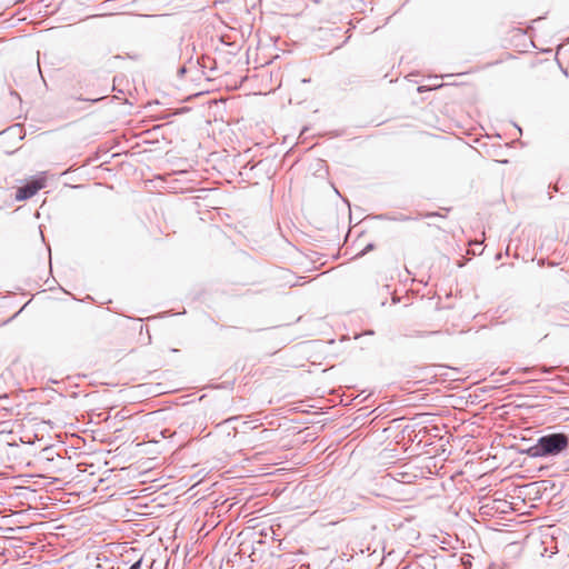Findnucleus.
I'll use <instances>...</instances> for the list:
<instances>
[{
    "label": "nucleus",
    "instance_id": "7ed1b4c3",
    "mask_svg": "<svg viewBox=\"0 0 569 569\" xmlns=\"http://www.w3.org/2000/svg\"><path fill=\"white\" fill-rule=\"evenodd\" d=\"M375 248L373 243H369L363 250L358 253L359 257L365 256L367 252L371 251Z\"/></svg>",
    "mask_w": 569,
    "mask_h": 569
},
{
    "label": "nucleus",
    "instance_id": "f03ea898",
    "mask_svg": "<svg viewBox=\"0 0 569 569\" xmlns=\"http://www.w3.org/2000/svg\"><path fill=\"white\" fill-rule=\"evenodd\" d=\"M46 187V178L39 177L36 178L29 182H27L24 186L19 187L16 192V200L23 201L27 199H30L33 197L39 190Z\"/></svg>",
    "mask_w": 569,
    "mask_h": 569
},
{
    "label": "nucleus",
    "instance_id": "20e7f679",
    "mask_svg": "<svg viewBox=\"0 0 569 569\" xmlns=\"http://www.w3.org/2000/svg\"><path fill=\"white\" fill-rule=\"evenodd\" d=\"M141 565H142V558L138 559L137 561H134L130 567L129 569H141Z\"/></svg>",
    "mask_w": 569,
    "mask_h": 569
},
{
    "label": "nucleus",
    "instance_id": "f257e3e1",
    "mask_svg": "<svg viewBox=\"0 0 569 569\" xmlns=\"http://www.w3.org/2000/svg\"><path fill=\"white\" fill-rule=\"evenodd\" d=\"M569 446V437L566 433H550L538 439L536 446L530 450L533 457L557 456Z\"/></svg>",
    "mask_w": 569,
    "mask_h": 569
},
{
    "label": "nucleus",
    "instance_id": "39448f33",
    "mask_svg": "<svg viewBox=\"0 0 569 569\" xmlns=\"http://www.w3.org/2000/svg\"><path fill=\"white\" fill-rule=\"evenodd\" d=\"M431 333H432V332H419V333H418V336H419V337H423V336H426V335H431Z\"/></svg>",
    "mask_w": 569,
    "mask_h": 569
},
{
    "label": "nucleus",
    "instance_id": "423d86ee",
    "mask_svg": "<svg viewBox=\"0 0 569 569\" xmlns=\"http://www.w3.org/2000/svg\"><path fill=\"white\" fill-rule=\"evenodd\" d=\"M184 72H186V68H184V67H182V68L180 69V73H184Z\"/></svg>",
    "mask_w": 569,
    "mask_h": 569
}]
</instances>
